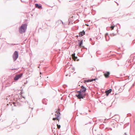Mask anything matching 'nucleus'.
I'll use <instances>...</instances> for the list:
<instances>
[{
    "label": "nucleus",
    "mask_w": 135,
    "mask_h": 135,
    "mask_svg": "<svg viewBox=\"0 0 135 135\" xmlns=\"http://www.w3.org/2000/svg\"><path fill=\"white\" fill-rule=\"evenodd\" d=\"M60 22H62V24H63V22L62 21H61V20H60Z\"/></svg>",
    "instance_id": "nucleus-27"
},
{
    "label": "nucleus",
    "mask_w": 135,
    "mask_h": 135,
    "mask_svg": "<svg viewBox=\"0 0 135 135\" xmlns=\"http://www.w3.org/2000/svg\"><path fill=\"white\" fill-rule=\"evenodd\" d=\"M83 40H82L81 41L79 42L78 44V45L79 46H81L83 44Z\"/></svg>",
    "instance_id": "nucleus-12"
},
{
    "label": "nucleus",
    "mask_w": 135,
    "mask_h": 135,
    "mask_svg": "<svg viewBox=\"0 0 135 135\" xmlns=\"http://www.w3.org/2000/svg\"><path fill=\"white\" fill-rule=\"evenodd\" d=\"M81 89L79 91H77V92L78 93V94H76L75 95L78 99H84L85 97H86V99L88 98V93H85V92L87 90L86 88L83 85H81Z\"/></svg>",
    "instance_id": "nucleus-1"
},
{
    "label": "nucleus",
    "mask_w": 135,
    "mask_h": 135,
    "mask_svg": "<svg viewBox=\"0 0 135 135\" xmlns=\"http://www.w3.org/2000/svg\"><path fill=\"white\" fill-rule=\"evenodd\" d=\"M23 74L22 73H21L20 74L17 75L14 78V79L15 80H17L18 79L21 78Z\"/></svg>",
    "instance_id": "nucleus-5"
},
{
    "label": "nucleus",
    "mask_w": 135,
    "mask_h": 135,
    "mask_svg": "<svg viewBox=\"0 0 135 135\" xmlns=\"http://www.w3.org/2000/svg\"><path fill=\"white\" fill-rule=\"evenodd\" d=\"M38 68H40V66H38Z\"/></svg>",
    "instance_id": "nucleus-41"
},
{
    "label": "nucleus",
    "mask_w": 135,
    "mask_h": 135,
    "mask_svg": "<svg viewBox=\"0 0 135 135\" xmlns=\"http://www.w3.org/2000/svg\"><path fill=\"white\" fill-rule=\"evenodd\" d=\"M76 37H77V38H78V37H79V36H78V35H76Z\"/></svg>",
    "instance_id": "nucleus-28"
},
{
    "label": "nucleus",
    "mask_w": 135,
    "mask_h": 135,
    "mask_svg": "<svg viewBox=\"0 0 135 135\" xmlns=\"http://www.w3.org/2000/svg\"><path fill=\"white\" fill-rule=\"evenodd\" d=\"M85 32L84 30H83L82 31L80 32L79 33V37H82L85 34Z\"/></svg>",
    "instance_id": "nucleus-7"
},
{
    "label": "nucleus",
    "mask_w": 135,
    "mask_h": 135,
    "mask_svg": "<svg viewBox=\"0 0 135 135\" xmlns=\"http://www.w3.org/2000/svg\"><path fill=\"white\" fill-rule=\"evenodd\" d=\"M22 97L24 98H25V97Z\"/></svg>",
    "instance_id": "nucleus-36"
},
{
    "label": "nucleus",
    "mask_w": 135,
    "mask_h": 135,
    "mask_svg": "<svg viewBox=\"0 0 135 135\" xmlns=\"http://www.w3.org/2000/svg\"><path fill=\"white\" fill-rule=\"evenodd\" d=\"M128 124H125L123 127L124 128H125L126 127V125H127V126L128 125Z\"/></svg>",
    "instance_id": "nucleus-21"
},
{
    "label": "nucleus",
    "mask_w": 135,
    "mask_h": 135,
    "mask_svg": "<svg viewBox=\"0 0 135 135\" xmlns=\"http://www.w3.org/2000/svg\"><path fill=\"white\" fill-rule=\"evenodd\" d=\"M112 34H113V36H115V34H114V33H112Z\"/></svg>",
    "instance_id": "nucleus-25"
},
{
    "label": "nucleus",
    "mask_w": 135,
    "mask_h": 135,
    "mask_svg": "<svg viewBox=\"0 0 135 135\" xmlns=\"http://www.w3.org/2000/svg\"><path fill=\"white\" fill-rule=\"evenodd\" d=\"M105 38L106 41H108L110 39V37L107 33H106L105 34Z\"/></svg>",
    "instance_id": "nucleus-10"
},
{
    "label": "nucleus",
    "mask_w": 135,
    "mask_h": 135,
    "mask_svg": "<svg viewBox=\"0 0 135 135\" xmlns=\"http://www.w3.org/2000/svg\"><path fill=\"white\" fill-rule=\"evenodd\" d=\"M109 129H110L111 130H112V129L111 128H110Z\"/></svg>",
    "instance_id": "nucleus-32"
},
{
    "label": "nucleus",
    "mask_w": 135,
    "mask_h": 135,
    "mask_svg": "<svg viewBox=\"0 0 135 135\" xmlns=\"http://www.w3.org/2000/svg\"><path fill=\"white\" fill-rule=\"evenodd\" d=\"M108 38H108V37H107V39H108Z\"/></svg>",
    "instance_id": "nucleus-39"
},
{
    "label": "nucleus",
    "mask_w": 135,
    "mask_h": 135,
    "mask_svg": "<svg viewBox=\"0 0 135 135\" xmlns=\"http://www.w3.org/2000/svg\"><path fill=\"white\" fill-rule=\"evenodd\" d=\"M18 102H17V104L18 105Z\"/></svg>",
    "instance_id": "nucleus-35"
},
{
    "label": "nucleus",
    "mask_w": 135,
    "mask_h": 135,
    "mask_svg": "<svg viewBox=\"0 0 135 135\" xmlns=\"http://www.w3.org/2000/svg\"><path fill=\"white\" fill-rule=\"evenodd\" d=\"M56 113H57V115L56 114H55V115H56V119H57L59 118L60 115V113L57 110L56 112Z\"/></svg>",
    "instance_id": "nucleus-9"
},
{
    "label": "nucleus",
    "mask_w": 135,
    "mask_h": 135,
    "mask_svg": "<svg viewBox=\"0 0 135 135\" xmlns=\"http://www.w3.org/2000/svg\"><path fill=\"white\" fill-rule=\"evenodd\" d=\"M91 44L92 45H94L95 44V42H94L93 43L92 42Z\"/></svg>",
    "instance_id": "nucleus-23"
},
{
    "label": "nucleus",
    "mask_w": 135,
    "mask_h": 135,
    "mask_svg": "<svg viewBox=\"0 0 135 135\" xmlns=\"http://www.w3.org/2000/svg\"><path fill=\"white\" fill-rule=\"evenodd\" d=\"M69 1V2H71V1Z\"/></svg>",
    "instance_id": "nucleus-38"
},
{
    "label": "nucleus",
    "mask_w": 135,
    "mask_h": 135,
    "mask_svg": "<svg viewBox=\"0 0 135 135\" xmlns=\"http://www.w3.org/2000/svg\"><path fill=\"white\" fill-rule=\"evenodd\" d=\"M57 126L58 128L59 129L60 128V127H61L60 125H58L57 124Z\"/></svg>",
    "instance_id": "nucleus-14"
},
{
    "label": "nucleus",
    "mask_w": 135,
    "mask_h": 135,
    "mask_svg": "<svg viewBox=\"0 0 135 135\" xmlns=\"http://www.w3.org/2000/svg\"><path fill=\"white\" fill-rule=\"evenodd\" d=\"M90 80L89 79L87 80H84V83H86V82H91L90 81Z\"/></svg>",
    "instance_id": "nucleus-13"
},
{
    "label": "nucleus",
    "mask_w": 135,
    "mask_h": 135,
    "mask_svg": "<svg viewBox=\"0 0 135 135\" xmlns=\"http://www.w3.org/2000/svg\"><path fill=\"white\" fill-rule=\"evenodd\" d=\"M57 119V120H58L59 121V118Z\"/></svg>",
    "instance_id": "nucleus-30"
},
{
    "label": "nucleus",
    "mask_w": 135,
    "mask_h": 135,
    "mask_svg": "<svg viewBox=\"0 0 135 135\" xmlns=\"http://www.w3.org/2000/svg\"><path fill=\"white\" fill-rule=\"evenodd\" d=\"M18 56V52L17 51H15L13 55V58L14 61H15L16 60Z\"/></svg>",
    "instance_id": "nucleus-3"
},
{
    "label": "nucleus",
    "mask_w": 135,
    "mask_h": 135,
    "mask_svg": "<svg viewBox=\"0 0 135 135\" xmlns=\"http://www.w3.org/2000/svg\"><path fill=\"white\" fill-rule=\"evenodd\" d=\"M124 135H127V134L126 133H124Z\"/></svg>",
    "instance_id": "nucleus-31"
},
{
    "label": "nucleus",
    "mask_w": 135,
    "mask_h": 135,
    "mask_svg": "<svg viewBox=\"0 0 135 135\" xmlns=\"http://www.w3.org/2000/svg\"><path fill=\"white\" fill-rule=\"evenodd\" d=\"M15 69H12V70H15Z\"/></svg>",
    "instance_id": "nucleus-29"
},
{
    "label": "nucleus",
    "mask_w": 135,
    "mask_h": 135,
    "mask_svg": "<svg viewBox=\"0 0 135 135\" xmlns=\"http://www.w3.org/2000/svg\"><path fill=\"white\" fill-rule=\"evenodd\" d=\"M85 49H87V48H85Z\"/></svg>",
    "instance_id": "nucleus-45"
},
{
    "label": "nucleus",
    "mask_w": 135,
    "mask_h": 135,
    "mask_svg": "<svg viewBox=\"0 0 135 135\" xmlns=\"http://www.w3.org/2000/svg\"><path fill=\"white\" fill-rule=\"evenodd\" d=\"M72 55H73V56H74L76 58V59H77V56H75V53H74V54H73Z\"/></svg>",
    "instance_id": "nucleus-17"
},
{
    "label": "nucleus",
    "mask_w": 135,
    "mask_h": 135,
    "mask_svg": "<svg viewBox=\"0 0 135 135\" xmlns=\"http://www.w3.org/2000/svg\"><path fill=\"white\" fill-rule=\"evenodd\" d=\"M35 7L38 8V9H42V5L40 4H39L38 3H36L35 4Z\"/></svg>",
    "instance_id": "nucleus-6"
},
{
    "label": "nucleus",
    "mask_w": 135,
    "mask_h": 135,
    "mask_svg": "<svg viewBox=\"0 0 135 135\" xmlns=\"http://www.w3.org/2000/svg\"><path fill=\"white\" fill-rule=\"evenodd\" d=\"M78 41H80V40H78Z\"/></svg>",
    "instance_id": "nucleus-40"
},
{
    "label": "nucleus",
    "mask_w": 135,
    "mask_h": 135,
    "mask_svg": "<svg viewBox=\"0 0 135 135\" xmlns=\"http://www.w3.org/2000/svg\"><path fill=\"white\" fill-rule=\"evenodd\" d=\"M13 104L14 105V106H17V105H16L15 104V102H13Z\"/></svg>",
    "instance_id": "nucleus-18"
},
{
    "label": "nucleus",
    "mask_w": 135,
    "mask_h": 135,
    "mask_svg": "<svg viewBox=\"0 0 135 135\" xmlns=\"http://www.w3.org/2000/svg\"><path fill=\"white\" fill-rule=\"evenodd\" d=\"M104 18V19H107V18Z\"/></svg>",
    "instance_id": "nucleus-33"
},
{
    "label": "nucleus",
    "mask_w": 135,
    "mask_h": 135,
    "mask_svg": "<svg viewBox=\"0 0 135 135\" xmlns=\"http://www.w3.org/2000/svg\"><path fill=\"white\" fill-rule=\"evenodd\" d=\"M47 100L46 99H43L42 100V103L45 104V105H46L47 104Z\"/></svg>",
    "instance_id": "nucleus-11"
},
{
    "label": "nucleus",
    "mask_w": 135,
    "mask_h": 135,
    "mask_svg": "<svg viewBox=\"0 0 135 135\" xmlns=\"http://www.w3.org/2000/svg\"><path fill=\"white\" fill-rule=\"evenodd\" d=\"M87 25V26H89L88 25H88Z\"/></svg>",
    "instance_id": "nucleus-42"
},
{
    "label": "nucleus",
    "mask_w": 135,
    "mask_h": 135,
    "mask_svg": "<svg viewBox=\"0 0 135 135\" xmlns=\"http://www.w3.org/2000/svg\"><path fill=\"white\" fill-rule=\"evenodd\" d=\"M114 26H112L110 27V28L112 29V30L113 29L114 27Z\"/></svg>",
    "instance_id": "nucleus-15"
},
{
    "label": "nucleus",
    "mask_w": 135,
    "mask_h": 135,
    "mask_svg": "<svg viewBox=\"0 0 135 135\" xmlns=\"http://www.w3.org/2000/svg\"><path fill=\"white\" fill-rule=\"evenodd\" d=\"M21 1L22 2H24H24H25V1H22V0H21Z\"/></svg>",
    "instance_id": "nucleus-24"
},
{
    "label": "nucleus",
    "mask_w": 135,
    "mask_h": 135,
    "mask_svg": "<svg viewBox=\"0 0 135 135\" xmlns=\"http://www.w3.org/2000/svg\"><path fill=\"white\" fill-rule=\"evenodd\" d=\"M95 79H96V80H97V78Z\"/></svg>",
    "instance_id": "nucleus-37"
},
{
    "label": "nucleus",
    "mask_w": 135,
    "mask_h": 135,
    "mask_svg": "<svg viewBox=\"0 0 135 135\" xmlns=\"http://www.w3.org/2000/svg\"><path fill=\"white\" fill-rule=\"evenodd\" d=\"M89 41H92V39L91 38H90L89 39Z\"/></svg>",
    "instance_id": "nucleus-26"
},
{
    "label": "nucleus",
    "mask_w": 135,
    "mask_h": 135,
    "mask_svg": "<svg viewBox=\"0 0 135 135\" xmlns=\"http://www.w3.org/2000/svg\"><path fill=\"white\" fill-rule=\"evenodd\" d=\"M2 108H1V110H2Z\"/></svg>",
    "instance_id": "nucleus-44"
},
{
    "label": "nucleus",
    "mask_w": 135,
    "mask_h": 135,
    "mask_svg": "<svg viewBox=\"0 0 135 135\" xmlns=\"http://www.w3.org/2000/svg\"><path fill=\"white\" fill-rule=\"evenodd\" d=\"M9 44L11 46V45H15L16 44Z\"/></svg>",
    "instance_id": "nucleus-20"
},
{
    "label": "nucleus",
    "mask_w": 135,
    "mask_h": 135,
    "mask_svg": "<svg viewBox=\"0 0 135 135\" xmlns=\"http://www.w3.org/2000/svg\"><path fill=\"white\" fill-rule=\"evenodd\" d=\"M104 73V75L106 78H108L109 77V75L110 74L109 72L107 71H104L103 72Z\"/></svg>",
    "instance_id": "nucleus-4"
},
{
    "label": "nucleus",
    "mask_w": 135,
    "mask_h": 135,
    "mask_svg": "<svg viewBox=\"0 0 135 135\" xmlns=\"http://www.w3.org/2000/svg\"><path fill=\"white\" fill-rule=\"evenodd\" d=\"M40 74H41V73L40 72Z\"/></svg>",
    "instance_id": "nucleus-43"
},
{
    "label": "nucleus",
    "mask_w": 135,
    "mask_h": 135,
    "mask_svg": "<svg viewBox=\"0 0 135 135\" xmlns=\"http://www.w3.org/2000/svg\"><path fill=\"white\" fill-rule=\"evenodd\" d=\"M96 80V79H92L90 80V81H95Z\"/></svg>",
    "instance_id": "nucleus-16"
},
{
    "label": "nucleus",
    "mask_w": 135,
    "mask_h": 135,
    "mask_svg": "<svg viewBox=\"0 0 135 135\" xmlns=\"http://www.w3.org/2000/svg\"><path fill=\"white\" fill-rule=\"evenodd\" d=\"M128 116H130L131 115V114L130 113H128L127 114Z\"/></svg>",
    "instance_id": "nucleus-19"
},
{
    "label": "nucleus",
    "mask_w": 135,
    "mask_h": 135,
    "mask_svg": "<svg viewBox=\"0 0 135 135\" xmlns=\"http://www.w3.org/2000/svg\"><path fill=\"white\" fill-rule=\"evenodd\" d=\"M112 91V89H109V90L106 91L105 92L106 93V96H108L109 95V94L111 93Z\"/></svg>",
    "instance_id": "nucleus-8"
},
{
    "label": "nucleus",
    "mask_w": 135,
    "mask_h": 135,
    "mask_svg": "<svg viewBox=\"0 0 135 135\" xmlns=\"http://www.w3.org/2000/svg\"><path fill=\"white\" fill-rule=\"evenodd\" d=\"M62 99H62V98H61V100H62Z\"/></svg>",
    "instance_id": "nucleus-34"
},
{
    "label": "nucleus",
    "mask_w": 135,
    "mask_h": 135,
    "mask_svg": "<svg viewBox=\"0 0 135 135\" xmlns=\"http://www.w3.org/2000/svg\"><path fill=\"white\" fill-rule=\"evenodd\" d=\"M56 118H54L52 119V120H56Z\"/></svg>",
    "instance_id": "nucleus-22"
},
{
    "label": "nucleus",
    "mask_w": 135,
    "mask_h": 135,
    "mask_svg": "<svg viewBox=\"0 0 135 135\" xmlns=\"http://www.w3.org/2000/svg\"><path fill=\"white\" fill-rule=\"evenodd\" d=\"M27 26V25L26 23L22 24L19 28L20 33H24L26 30Z\"/></svg>",
    "instance_id": "nucleus-2"
}]
</instances>
